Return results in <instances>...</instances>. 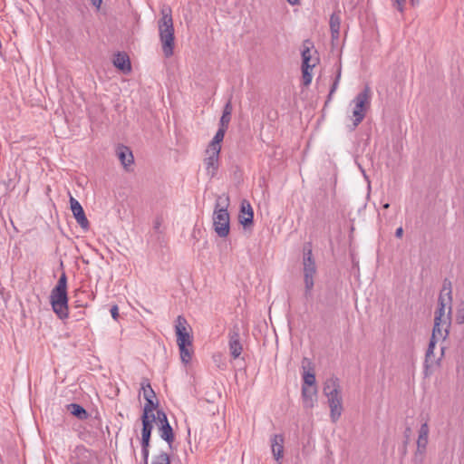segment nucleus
<instances>
[{"label": "nucleus", "mask_w": 464, "mask_h": 464, "mask_svg": "<svg viewBox=\"0 0 464 464\" xmlns=\"http://www.w3.org/2000/svg\"><path fill=\"white\" fill-rule=\"evenodd\" d=\"M160 14L161 18L159 20L160 39L162 45V52L165 57L169 58L173 54L175 46L172 10L169 6L164 5L160 11Z\"/></svg>", "instance_id": "1"}, {"label": "nucleus", "mask_w": 464, "mask_h": 464, "mask_svg": "<svg viewBox=\"0 0 464 464\" xmlns=\"http://www.w3.org/2000/svg\"><path fill=\"white\" fill-rule=\"evenodd\" d=\"M50 303L53 312L60 319L63 320L68 317L67 276L65 273L60 276L56 285L52 289Z\"/></svg>", "instance_id": "2"}, {"label": "nucleus", "mask_w": 464, "mask_h": 464, "mask_svg": "<svg viewBox=\"0 0 464 464\" xmlns=\"http://www.w3.org/2000/svg\"><path fill=\"white\" fill-rule=\"evenodd\" d=\"M323 392L328 399L331 420L336 422L343 411L339 380L334 377L327 379L324 384Z\"/></svg>", "instance_id": "3"}, {"label": "nucleus", "mask_w": 464, "mask_h": 464, "mask_svg": "<svg viewBox=\"0 0 464 464\" xmlns=\"http://www.w3.org/2000/svg\"><path fill=\"white\" fill-rule=\"evenodd\" d=\"M371 96V88L368 85H365L363 90L360 92L353 100L354 108L353 111V125L350 127L351 130H354L365 118L366 112L370 108Z\"/></svg>", "instance_id": "4"}, {"label": "nucleus", "mask_w": 464, "mask_h": 464, "mask_svg": "<svg viewBox=\"0 0 464 464\" xmlns=\"http://www.w3.org/2000/svg\"><path fill=\"white\" fill-rule=\"evenodd\" d=\"M213 227L217 235L226 237L230 231V218L227 212V205L221 207L218 201L213 213Z\"/></svg>", "instance_id": "5"}, {"label": "nucleus", "mask_w": 464, "mask_h": 464, "mask_svg": "<svg viewBox=\"0 0 464 464\" xmlns=\"http://www.w3.org/2000/svg\"><path fill=\"white\" fill-rule=\"evenodd\" d=\"M452 305L446 304L444 295H440L438 298V307L434 315V325L451 326Z\"/></svg>", "instance_id": "6"}, {"label": "nucleus", "mask_w": 464, "mask_h": 464, "mask_svg": "<svg viewBox=\"0 0 464 464\" xmlns=\"http://www.w3.org/2000/svg\"><path fill=\"white\" fill-rule=\"evenodd\" d=\"M206 154L207 157L204 159V164L206 166L207 175L212 179L217 175L219 167L220 150H212V149L208 148Z\"/></svg>", "instance_id": "7"}, {"label": "nucleus", "mask_w": 464, "mask_h": 464, "mask_svg": "<svg viewBox=\"0 0 464 464\" xmlns=\"http://www.w3.org/2000/svg\"><path fill=\"white\" fill-rule=\"evenodd\" d=\"M70 208L74 218L80 227L84 230H88L90 227V223L86 218L85 212L80 202L72 196H70Z\"/></svg>", "instance_id": "8"}, {"label": "nucleus", "mask_w": 464, "mask_h": 464, "mask_svg": "<svg viewBox=\"0 0 464 464\" xmlns=\"http://www.w3.org/2000/svg\"><path fill=\"white\" fill-rule=\"evenodd\" d=\"M238 221L244 228L251 227L254 223V210L251 204L246 199L241 201Z\"/></svg>", "instance_id": "9"}, {"label": "nucleus", "mask_w": 464, "mask_h": 464, "mask_svg": "<svg viewBox=\"0 0 464 464\" xmlns=\"http://www.w3.org/2000/svg\"><path fill=\"white\" fill-rule=\"evenodd\" d=\"M228 337L230 354L234 359H237L239 357L243 350L242 344L240 343V335L238 328L234 327L233 329H231L229 331Z\"/></svg>", "instance_id": "10"}, {"label": "nucleus", "mask_w": 464, "mask_h": 464, "mask_svg": "<svg viewBox=\"0 0 464 464\" xmlns=\"http://www.w3.org/2000/svg\"><path fill=\"white\" fill-rule=\"evenodd\" d=\"M302 368L304 370L303 372V385L306 387H316L315 386V374L314 372V369L312 367L311 361L304 357L302 361Z\"/></svg>", "instance_id": "11"}, {"label": "nucleus", "mask_w": 464, "mask_h": 464, "mask_svg": "<svg viewBox=\"0 0 464 464\" xmlns=\"http://www.w3.org/2000/svg\"><path fill=\"white\" fill-rule=\"evenodd\" d=\"M317 398V388L316 387H306L302 386V399L304 407L306 409H312L316 402Z\"/></svg>", "instance_id": "12"}, {"label": "nucleus", "mask_w": 464, "mask_h": 464, "mask_svg": "<svg viewBox=\"0 0 464 464\" xmlns=\"http://www.w3.org/2000/svg\"><path fill=\"white\" fill-rule=\"evenodd\" d=\"M116 154L125 169L134 162L132 152L127 146L119 145L116 150Z\"/></svg>", "instance_id": "13"}, {"label": "nucleus", "mask_w": 464, "mask_h": 464, "mask_svg": "<svg viewBox=\"0 0 464 464\" xmlns=\"http://www.w3.org/2000/svg\"><path fill=\"white\" fill-rule=\"evenodd\" d=\"M284 436L282 434H275L271 438V449L274 458L279 460L284 455Z\"/></svg>", "instance_id": "14"}, {"label": "nucleus", "mask_w": 464, "mask_h": 464, "mask_svg": "<svg viewBox=\"0 0 464 464\" xmlns=\"http://www.w3.org/2000/svg\"><path fill=\"white\" fill-rule=\"evenodd\" d=\"M114 66L123 73H129L131 71V64L129 56L124 53H118L113 58Z\"/></svg>", "instance_id": "15"}, {"label": "nucleus", "mask_w": 464, "mask_h": 464, "mask_svg": "<svg viewBox=\"0 0 464 464\" xmlns=\"http://www.w3.org/2000/svg\"><path fill=\"white\" fill-rule=\"evenodd\" d=\"M330 30L333 40H338L340 36L341 16L339 12H334L330 16Z\"/></svg>", "instance_id": "16"}, {"label": "nucleus", "mask_w": 464, "mask_h": 464, "mask_svg": "<svg viewBox=\"0 0 464 464\" xmlns=\"http://www.w3.org/2000/svg\"><path fill=\"white\" fill-rule=\"evenodd\" d=\"M429 432L430 429L427 422H424L421 424L420 430H419V436L417 440V447L420 449V451L421 450H426L428 445V438H429Z\"/></svg>", "instance_id": "17"}, {"label": "nucleus", "mask_w": 464, "mask_h": 464, "mask_svg": "<svg viewBox=\"0 0 464 464\" xmlns=\"http://www.w3.org/2000/svg\"><path fill=\"white\" fill-rule=\"evenodd\" d=\"M140 419L142 422L141 437L150 439L153 430V422L156 420L155 414H151V419H149L146 416H141Z\"/></svg>", "instance_id": "18"}, {"label": "nucleus", "mask_w": 464, "mask_h": 464, "mask_svg": "<svg viewBox=\"0 0 464 464\" xmlns=\"http://www.w3.org/2000/svg\"><path fill=\"white\" fill-rule=\"evenodd\" d=\"M66 408L72 415H73L79 420H86L89 417L88 411L78 403L67 404Z\"/></svg>", "instance_id": "19"}, {"label": "nucleus", "mask_w": 464, "mask_h": 464, "mask_svg": "<svg viewBox=\"0 0 464 464\" xmlns=\"http://www.w3.org/2000/svg\"><path fill=\"white\" fill-rule=\"evenodd\" d=\"M227 130V127L219 125L218 131L216 132L213 140H211V142L209 143L208 148L212 149V150H221L220 143L224 140L225 133H226Z\"/></svg>", "instance_id": "20"}, {"label": "nucleus", "mask_w": 464, "mask_h": 464, "mask_svg": "<svg viewBox=\"0 0 464 464\" xmlns=\"http://www.w3.org/2000/svg\"><path fill=\"white\" fill-rule=\"evenodd\" d=\"M160 436L169 445V447H171V444L175 440V435L169 423L160 426Z\"/></svg>", "instance_id": "21"}, {"label": "nucleus", "mask_w": 464, "mask_h": 464, "mask_svg": "<svg viewBox=\"0 0 464 464\" xmlns=\"http://www.w3.org/2000/svg\"><path fill=\"white\" fill-rule=\"evenodd\" d=\"M306 44H310L309 41H306L304 43V49L302 51V67H314L315 62L318 61V58L314 59V62L311 63V61L313 60L312 54H311V49L310 46H307Z\"/></svg>", "instance_id": "22"}, {"label": "nucleus", "mask_w": 464, "mask_h": 464, "mask_svg": "<svg viewBox=\"0 0 464 464\" xmlns=\"http://www.w3.org/2000/svg\"><path fill=\"white\" fill-rule=\"evenodd\" d=\"M440 295H444V302H446V304L452 305V286L451 282L448 278L443 280L442 289Z\"/></svg>", "instance_id": "23"}, {"label": "nucleus", "mask_w": 464, "mask_h": 464, "mask_svg": "<svg viewBox=\"0 0 464 464\" xmlns=\"http://www.w3.org/2000/svg\"><path fill=\"white\" fill-rule=\"evenodd\" d=\"M232 110H233V108H232L231 101L228 100V102L225 104L224 109H223V113H222V116L219 121L220 126L228 128V124L231 120Z\"/></svg>", "instance_id": "24"}, {"label": "nucleus", "mask_w": 464, "mask_h": 464, "mask_svg": "<svg viewBox=\"0 0 464 464\" xmlns=\"http://www.w3.org/2000/svg\"><path fill=\"white\" fill-rule=\"evenodd\" d=\"M450 326L433 325L431 336L433 339L446 340L449 336Z\"/></svg>", "instance_id": "25"}, {"label": "nucleus", "mask_w": 464, "mask_h": 464, "mask_svg": "<svg viewBox=\"0 0 464 464\" xmlns=\"http://www.w3.org/2000/svg\"><path fill=\"white\" fill-rule=\"evenodd\" d=\"M444 351H445V347H441L440 357L438 358L436 361H434V353H430L429 351H426L425 362H424V366H425L426 371L430 367L433 366L434 364L440 365L441 358L444 355Z\"/></svg>", "instance_id": "26"}, {"label": "nucleus", "mask_w": 464, "mask_h": 464, "mask_svg": "<svg viewBox=\"0 0 464 464\" xmlns=\"http://www.w3.org/2000/svg\"><path fill=\"white\" fill-rule=\"evenodd\" d=\"M146 403L143 407V412L141 416H146L149 419H151L152 411L157 409L159 403L158 401L154 402L153 399H145Z\"/></svg>", "instance_id": "27"}, {"label": "nucleus", "mask_w": 464, "mask_h": 464, "mask_svg": "<svg viewBox=\"0 0 464 464\" xmlns=\"http://www.w3.org/2000/svg\"><path fill=\"white\" fill-rule=\"evenodd\" d=\"M141 390L143 391L144 399H154L156 397V393L151 388V385L148 379H143L141 382Z\"/></svg>", "instance_id": "28"}, {"label": "nucleus", "mask_w": 464, "mask_h": 464, "mask_svg": "<svg viewBox=\"0 0 464 464\" xmlns=\"http://www.w3.org/2000/svg\"><path fill=\"white\" fill-rule=\"evenodd\" d=\"M177 335V343L179 346L181 345H191V337L188 331L181 332L180 329L179 330V333L176 334Z\"/></svg>", "instance_id": "29"}, {"label": "nucleus", "mask_w": 464, "mask_h": 464, "mask_svg": "<svg viewBox=\"0 0 464 464\" xmlns=\"http://www.w3.org/2000/svg\"><path fill=\"white\" fill-rule=\"evenodd\" d=\"M314 67H302V82L304 86L312 82V70Z\"/></svg>", "instance_id": "30"}, {"label": "nucleus", "mask_w": 464, "mask_h": 464, "mask_svg": "<svg viewBox=\"0 0 464 464\" xmlns=\"http://www.w3.org/2000/svg\"><path fill=\"white\" fill-rule=\"evenodd\" d=\"M341 66H339L338 70H337V73H336V77L331 86V89H330V92H329V94H328V97H327V101H326V103L328 102H330V100L332 99V95L335 92V91L337 90L338 88V84H339V82H340V79H341Z\"/></svg>", "instance_id": "31"}, {"label": "nucleus", "mask_w": 464, "mask_h": 464, "mask_svg": "<svg viewBox=\"0 0 464 464\" xmlns=\"http://www.w3.org/2000/svg\"><path fill=\"white\" fill-rule=\"evenodd\" d=\"M304 295L307 298L311 295L312 289L314 287V276H304Z\"/></svg>", "instance_id": "32"}, {"label": "nucleus", "mask_w": 464, "mask_h": 464, "mask_svg": "<svg viewBox=\"0 0 464 464\" xmlns=\"http://www.w3.org/2000/svg\"><path fill=\"white\" fill-rule=\"evenodd\" d=\"M303 264L315 266L314 260L313 258L312 249L311 247L304 246V260Z\"/></svg>", "instance_id": "33"}, {"label": "nucleus", "mask_w": 464, "mask_h": 464, "mask_svg": "<svg viewBox=\"0 0 464 464\" xmlns=\"http://www.w3.org/2000/svg\"><path fill=\"white\" fill-rule=\"evenodd\" d=\"M188 345H181L179 346V353H180V358L183 362L188 363L191 360V353L188 349Z\"/></svg>", "instance_id": "34"}, {"label": "nucleus", "mask_w": 464, "mask_h": 464, "mask_svg": "<svg viewBox=\"0 0 464 464\" xmlns=\"http://www.w3.org/2000/svg\"><path fill=\"white\" fill-rule=\"evenodd\" d=\"M187 324H188V322H187L186 318L182 315H179L176 320V324H175L176 334L179 333V329L181 332L187 331Z\"/></svg>", "instance_id": "35"}, {"label": "nucleus", "mask_w": 464, "mask_h": 464, "mask_svg": "<svg viewBox=\"0 0 464 464\" xmlns=\"http://www.w3.org/2000/svg\"><path fill=\"white\" fill-rule=\"evenodd\" d=\"M152 464H170L169 456L166 452H161L155 457Z\"/></svg>", "instance_id": "36"}, {"label": "nucleus", "mask_w": 464, "mask_h": 464, "mask_svg": "<svg viewBox=\"0 0 464 464\" xmlns=\"http://www.w3.org/2000/svg\"><path fill=\"white\" fill-rule=\"evenodd\" d=\"M426 450H421L420 451V449L417 447V450L414 453L413 461L415 464H421L424 459Z\"/></svg>", "instance_id": "37"}, {"label": "nucleus", "mask_w": 464, "mask_h": 464, "mask_svg": "<svg viewBox=\"0 0 464 464\" xmlns=\"http://www.w3.org/2000/svg\"><path fill=\"white\" fill-rule=\"evenodd\" d=\"M455 320L458 324H464V304L458 307L456 311Z\"/></svg>", "instance_id": "38"}, {"label": "nucleus", "mask_w": 464, "mask_h": 464, "mask_svg": "<svg viewBox=\"0 0 464 464\" xmlns=\"http://www.w3.org/2000/svg\"><path fill=\"white\" fill-rule=\"evenodd\" d=\"M410 1H411V5H413V6L419 5V3H420V0H410ZM404 3H405V0H393L394 5L396 6L397 10H399L400 12L403 11Z\"/></svg>", "instance_id": "39"}, {"label": "nucleus", "mask_w": 464, "mask_h": 464, "mask_svg": "<svg viewBox=\"0 0 464 464\" xmlns=\"http://www.w3.org/2000/svg\"><path fill=\"white\" fill-rule=\"evenodd\" d=\"M157 419L160 426L169 423L167 418V414L162 410H157Z\"/></svg>", "instance_id": "40"}, {"label": "nucleus", "mask_w": 464, "mask_h": 464, "mask_svg": "<svg viewBox=\"0 0 464 464\" xmlns=\"http://www.w3.org/2000/svg\"><path fill=\"white\" fill-rule=\"evenodd\" d=\"M315 272H316L315 266H310V265L304 264V276H314Z\"/></svg>", "instance_id": "41"}, {"label": "nucleus", "mask_w": 464, "mask_h": 464, "mask_svg": "<svg viewBox=\"0 0 464 464\" xmlns=\"http://www.w3.org/2000/svg\"><path fill=\"white\" fill-rule=\"evenodd\" d=\"M162 222H163V219L161 217H157L154 220V223H153V229L155 230V232L157 233H161V225H162Z\"/></svg>", "instance_id": "42"}, {"label": "nucleus", "mask_w": 464, "mask_h": 464, "mask_svg": "<svg viewBox=\"0 0 464 464\" xmlns=\"http://www.w3.org/2000/svg\"><path fill=\"white\" fill-rule=\"evenodd\" d=\"M438 340L439 339H433V336L430 337L427 349V351H429L430 353H433Z\"/></svg>", "instance_id": "43"}, {"label": "nucleus", "mask_w": 464, "mask_h": 464, "mask_svg": "<svg viewBox=\"0 0 464 464\" xmlns=\"http://www.w3.org/2000/svg\"><path fill=\"white\" fill-rule=\"evenodd\" d=\"M111 317L114 319V320H118L119 318V308H118V305L114 304L111 306Z\"/></svg>", "instance_id": "44"}, {"label": "nucleus", "mask_w": 464, "mask_h": 464, "mask_svg": "<svg viewBox=\"0 0 464 464\" xmlns=\"http://www.w3.org/2000/svg\"><path fill=\"white\" fill-rule=\"evenodd\" d=\"M150 439H149V438H142L141 437V448L142 449H149L150 448Z\"/></svg>", "instance_id": "45"}, {"label": "nucleus", "mask_w": 464, "mask_h": 464, "mask_svg": "<svg viewBox=\"0 0 464 464\" xmlns=\"http://www.w3.org/2000/svg\"><path fill=\"white\" fill-rule=\"evenodd\" d=\"M141 452H142V456H143L144 463H145V464H148V459H149V449H141Z\"/></svg>", "instance_id": "46"}, {"label": "nucleus", "mask_w": 464, "mask_h": 464, "mask_svg": "<svg viewBox=\"0 0 464 464\" xmlns=\"http://www.w3.org/2000/svg\"><path fill=\"white\" fill-rule=\"evenodd\" d=\"M411 434V427H407L404 430V438L406 440H410Z\"/></svg>", "instance_id": "47"}, {"label": "nucleus", "mask_w": 464, "mask_h": 464, "mask_svg": "<svg viewBox=\"0 0 464 464\" xmlns=\"http://www.w3.org/2000/svg\"><path fill=\"white\" fill-rule=\"evenodd\" d=\"M403 235V228L401 227H398L395 231V237H401Z\"/></svg>", "instance_id": "48"}, {"label": "nucleus", "mask_w": 464, "mask_h": 464, "mask_svg": "<svg viewBox=\"0 0 464 464\" xmlns=\"http://www.w3.org/2000/svg\"><path fill=\"white\" fill-rule=\"evenodd\" d=\"M92 4L97 7V8H100L101 7V5L102 3V0H91Z\"/></svg>", "instance_id": "49"}, {"label": "nucleus", "mask_w": 464, "mask_h": 464, "mask_svg": "<svg viewBox=\"0 0 464 464\" xmlns=\"http://www.w3.org/2000/svg\"><path fill=\"white\" fill-rule=\"evenodd\" d=\"M287 2L291 5H296L299 3V0H287Z\"/></svg>", "instance_id": "50"}, {"label": "nucleus", "mask_w": 464, "mask_h": 464, "mask_svg": "<svg viewBox=\"0 0 464 464\" xmlns=\"http://www.w3.org/2000/svg\"><path fill=\"white\" fill-rule=\"evenodd\" d=\"M389 207H390V204H389V203H385V204H383V206H382V208H385V209L389 208Z\"/></svg>", "instance_id": "51"}, {"label": "nucleus", "mask_w": 464, "mask_h": 464, "mask_svg": "<svg viewBox=\"0 0 464 464\" xmlns=\"http://www.w3.org/2000/svg\"><path fill=\"white\" fill-rule=\"evenodd\" d=\"M409 442V440L405 439L404 444L406 445Z\"/></svg>", "instance_id": "52"}]
</instances>
